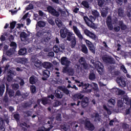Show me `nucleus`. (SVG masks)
I'll return each mask as SVG.
<instances>
[{"mask_svg": "<svg viewBox=\"0 0 131 131\" xmlns=\"http://www.w3.org/2000/svg\"><path fill=\"white\" fill-rule=\"evenodd\" d=\"M10 47H12L13 49H10L7 51L8 50V46L5 45L4 43H0V50H3V53H6L7 56H12V55H15L17 52L15 50L17 48V44L15 42H11L10 44Z\"/></svg>", "mask_w": 131, "mask_h": 131, "instance_id": "obj_1", "label": "nucleus"}, {"mask_svg": "<svg viewBox=\"0 0 131 131\" xmlns=\"http://www.w3.org/2000/svg\"><path fill=\"white\" fill-rule=\"evenodd\" d=\"M37 35L39 37H40V36H42L43 35V38L42 39V42L44 44L46 45L51 38H52V35L49 33V32H46L44 33L43 34L41 33V32H38L37 33Z\"/></svg>", "mask_w": 131, "mask_h": 131, "instance_id": "obj_2", "label": "nucleus"}, {"mask_svg": "<svg viewBox=\"0 0 131 131\" xmlns=\"http://www.w3.org/2000/svg\"><path fill=\"white\" fill-rule=\"evenodd\" d=\"M91 63H92L93 66L97 69L98 73L101 75L104 73V67L102 65V63L99 61H96L95 64V61L94 60L92 59L91 60Z\"/></svg>", "mask_w": 131, "mask_h": 131, "instance_id": "obj_3", "label": "nucleus"}, {"mask_svg": "<svg viewBox=\"0 0 131 131\" xmlns=\"http://www.w3.org/2000/svg\"><path fill=\"white\" fill-rule=\"evenodd\" d=\"M9 68H10V64H6V67H5V72L6 71H7V72L8 73V76L7 77V79L8 80V81H12V75H13V74H14V72L13 71H9L8 70V69H9Z\"/></svg>", "mask_w": 131, "mask_h": 131, "instance_id": "obj_4", "label": "nucleus"}, {"mask_svg": "<svg viewBox=\"0 0 131 131\" xmlns=\"http://www.w3.org/2000/svg\"><path fill=\"white\" fill-rule=\"evenodd\" d=\"M84 32L87 36H89L90 38H92V39H94V40H98L97 35H95L93 33L91 32L88 29L84 30Z\"/></svg>", "mask_w": 131, "mask_h": 131, "instance_id": "obj_5", "label": "nucleus"}, {"mask_svg": "<svg viewBox=\"0 0 131 131\" xmlns=\"http://www.w3.org/2000/svg\"><path fill=\"white\" fill-rule=\"evenodd\" d=\"M15 61L16 62L20 64H24V65H25L26 66H28V64H29V62H28V59L26 58H16L15 59Z\"/></svg>", "mask_w": 131, "mask_h": 131, "instance_id": "obj_6", "label": "nucleus"}, {"mask_svg": "<svg viewBox=\"0 0 131 131\" xmlns=\"http://www.w3.org/2000/svg\"><path fill=\"white\" fill-rule=\"evenodd\" d=\"M85 42L90 51H91V52L93 54H95V53H96V51L95 50V47L94 46L92 42L90 41V40H85Z\"/></svg>", "mask_w": 131, "mask_h": 131, "instance_id": "obj_7", "label": "nucleus"}, {"mask_svg": "<svg viewBox=\"0 0 131 131\" xmlns=\"http://www.w3.org/2000/svg\"><path fill=\"white\" fill-rule=\"evenodd\" d=\"M85 127L86 129L88 130H94L95 129V126L93 124L91 123V122L89 120H86L85 122Z\"/></svg>", "mask_w": 131, "mask_h": 131, "instance_id": "obj_8", "label": "nucleus"}, {"mask_svg": "<svg viewBox=\"0 0 131 131\" xmlns=\"http://www.w3.org/2000/svg\"><path fill=\"white\" fill-rule=\"evenodd\" d=\"M110 92H111V93H113V94H116V95H121V96L125 93L124 91H122L119 90L118 88H113L110 90Z\"/></svg>", "mask_w": 131, "mask_h": 131, "instance_id": "obj_9", "label": "nucleus"}, {"mask_svg": "<svg viewBox=\"0 0 131 131\" xmlns=\"http://www.w3.org/2000/svg\"><path fill=\"white\" fill-rule=\"evenodd\" d=\"M69 32V31L68 29H67V28L63 27V28L61 29L60 31L61 37L62 38H65L66 36H67V34H68Z\"/></svg>", "mask_w": 131, "mask_h": 131, "instance_id": "obj_10", "label": "nucleus"}, {"mask_svg": "<svg viewBox=\"0 0 131 131\" xmlns=\"http://www.w3.org/2000/svg\"><path fill=\"white\" fill-rule=\"evenodd\" d=\"M73 29L74 30V32H75V34L77 35V36H78V37L80 39H83V37L82 36V35H81V33H80V31H79V30H78L77 29V27H76L75 26H73Z\"/></svg>", "mask_w": 131, "mask_h": 131, "instance_id": "obj_11", "label": "nucleus"}, {"mask_svg": "<svg viewBox=\"0 0 131 131\" xmlns=\"http://www.w3.org/2000/svg\"><path fill=\"white\" fill-rule=\"evenodd\" d=\"M47 10L49 13H51V14L53 15V16H55L56 17H58L59 16V12L56 11L53 7L49 6L47 8Z\"/></svg>", "mask_w": 131, "mask_h": 131, "instance_id": "obj_12", "label": "nucleus"}, {"mask_svg": "<svg viewBox=\"0 0 131 131\" xmlns=\"http://www.w3.org/2000/svg\"><path fill=\"white\" fill-rule=\"evenodd\" d=\"M117 83H119L120 86H122L123 88L126 86V83L125 82V81L123 78L121 77H119L117 79Z\"/></svg>", "mask_w": 131, "mask_h": 131, "instance_id": "obj_13", "label": "nucleus"}, {"mask_svg": "<svg viewBox=\"0 0 131 131\" xmlns=\"http://www.w3.org/2000/svg\"><path fill=\"white\" fill-rule=\"evenodd\" d=\"M62 72H63V73H68L69 75H74V71H73V69L68 67L63 68Z\"/></svg>", "mask_w": 131, "mask_h": 131, "instance_id": "obj_14", "label": "nucleus"}, {"mask_svg": "<svg viewBox=\"0 0 131 131\" xmlns=\"http://www.w3.org/2000/svg\"><path fill=\"white\" fill-rule=\"evenodd\" d=\"M75 82L78 83L77 85L79 88L82 86L83 89L84 90H86V89L89 88V86H91L89 83L88 84H83V82H80V81L75 80Z\"/></svg>", "mask_w": 131, "mask_h": 131, "instance_id": "obj_15", "label": "nucleus"}, {"mask_svg": "<svg viewBox=\"0 0 131 131\" xmlns=\"http://www.w3.org/2000/svg\"><path fill=\"white\" fill-rule=\"evenodd\" d=\"M70 61L67 57H62L61 59V63L62 65H64L65 66L68 67L70 65Z\"/></svg>", "mask_w": 131, "mask_h": 131, "instance_id": "obj_16", "label": "nucleus"}, {"mask_svg": "<svg viewBox=\"0 0 131 131\" xmlns=\"http://www.w3.org/2000/svg\"><path fill=\"white\" fill-rule=\"evenodd\" d=\"M106 24L110 30H112L113 29V25L112 24H114L112 21H111V17L108 16L106 19Z\"/></svg>", "mask_w": 131, "mask_h": 131, "instance_id": "obj_17", "label": "nucleus"}, {"mask_svg": "<svg viewBox=\"0 0 131 131\" xmlns=\"http://www.w3.org/2000/svg\"><path fill=\"white\" fill-rule=\"evenodd\" d=\"M74 37H76L74 35V33L72 32H70L69 31L68 33V36L67 37V39L69 41H71V40H74Z\"/></svg>", "mask_w": 131, "mask_h": 131, "instance_id": "obj_18", "label": "nucleus"}, {"mask_svg": "<svg viewBox=\"0 0 131 131\" xmlns=\"http://www.w3.org/2000/svg\"><path fill=\"white\" fill-rule=\"evenodd\" d=\"M79 63H80V64L81 65H82L83 68H84V69H88V68H89V66L88 65V64L86 63V62H85V61L84 60V58H83V57H81L79 60Z\"/></svg>", "mask_w": 131, "mask_h": 131, "instance_id": "obj_19", "label": "nucleus"}, {"mask_svg": "<svg viewBox=\"0 0 131 131\" xmlns=\"http://www.w3.org/2000/svg\"><path fill=\"white\" fill-rule=\"evenodd\" d=\"M123 103H125L126 105H128V106H130V108H131V104H130V99H128V97L127 96L125 95L123 96Z\"/></svg>", "mask_w": 131, "mask_h": 131, "instance_id": "obj_20", "label": "nucleus"}, {"mask_svg": "<svg viewBox=\"0 0 131 131\" xmlns=\"http://www.w3.org/2000/svg\"><path fill=\"white\" fill-rule=\"evenodd\" d=\"M20 36L21 41H26V39L28 37V35L24 32L21 33Z\"/></svg>", "mask_w": 131, "mask_h": 131, "instance_id": "obj_21", "label": "nucleus"}, {"mask_svg": "<svg viewBox=\"0 0 131 131\" xmlns=\"http://www.w3.org/2000/svg\"><path fill=\"white\" fill-rule=\"evenodd\" d=\"M97 1H98V6H99V7H103V6H104V5H106V3H110V0H103V2H104L105 3L103 2L102 0H97Z\"/></svg>", "mask_w": 131, "mask_h": 131, "instance_id": "obj_22", "label": "nucleus"}, {"mask_svg": "<svg viewBox=\"0 0 131 131\" xmlns=\"http://www.w3.org/2000/svg\"><path fill=\"white\" fill-rule=\"evenodd\" d=\"M83 19L86 24L88 25V26H89V27H92V24H91L92 22L91 21L89 17H88L87 16H84Z\"/></svg>", "mask_w": 131, "mask_h": 131, "instance_id": "obj_23", "label": "nucleus"}, {"mask_svg": "<svg viewBox=\"0 0 131 131\" xmlns=\"http://www.w3.org/2000/svg\"><path fill=\"white\" fill-rule=\"evenodd\" d=\"M88 103H89V99L86 97L84 98L81 102L82 106L86 107L88 106Z\"/></svg>", "mask_w": 131, "mask_h": 131, "instance_id": "obj_24", "label": "nucleus"}, {"mask_svg": "<svg viewBox=\"0 0 131 131\" xmlns=\"http://www.w3.org/2000/svg\"><path fill=\"white\" fill-rule=\"evenodd\" d=\"M27 53V50L25 48H22L18 51V54L20 56H24V55H26Z\"/></svg>", "mask_w": 131, "mask_h": 131, "instance_id": "obj_25", "label": "nucleus"}, {"mask_svg": "<svg viewBox=\"0 0 131 131\" xmlns=\"http://www.w3.org/2000/svg\"><path fill=\"white\" fill-rule=\"evenodd\" d=\"M82 98H83V96H82L80 93L75 94L73 96V99L75 101H77V100L79 99H82Z\"/></svg>", "mask_w": 131, "mask_h": 131, "instance_id": "obj_26", "label": "nucleus"}, {"mask_svg": "<svg viewBox=\"0 0 131 131\" xmlns=\"http://www.w3.org/2000/svg\"><path fill=\"white\" fill-rule=\"evenodd\" d=\"M108 10L107 8H103L101 10V16L102 17H106L107 16V14H108Z\"/></svg>", "mask_w": 131, "mask_h": 131, "instance_id": "obj_27", "label": "nucleus"}, {"mask_svg": "<svg viewBox=\"0 0 131 131\" xmlns=\"http://www.w3.org/2000/svg\"><path fill=\"white\" fill-rule=\"evenodd\" d=\"M53 128V126L50 125L48 128H46L45 127H41L38 128L37 131H50V130Z\"/></svg>", "mask_w": 131, "mask_h": 131, "instance_id": "obj_28", "label": "nucleus"}, {"mask_svg": "<svg viewBox=\"0 0 131 131\" xmlns=\"http://www.w3.org/2000/svg\"><path fill=\"white\" fill-rule=\"evenodd\" d=\"M0 131H5V124L2 118H0Z\"/></svg>", "mask_w": 131, "mask_h": 131, "instance_id": "obj_29", "label": "nucleus"}, {"mask_svg": "<svg viewBox=\"0 0 131 131\" xmlns=\"http://www.w3.org/2000/svg\"><path fill=\"white\" fill-rule=\"evenodd\" d=\"M76 46V37H74V40H71L70 47L72 49H74Z\"/></svg>", "mask_w": 131, "mask_h": 131, "instance_id": "obj_30", "label": "nucleus"}, {"mask_svg": "<svg viewBox=\"0 0 131 131\" xmlns=\"http://www.w3.org/2000/svg\"><path fill=\"white\" fill-rule=\"evenodd\" d=\"M108 107H113V106H114V105H115V100L113 99H111L110 100H108Z\"/></svg>", "mask_w": 131, "mask_h": 131, "instance_id": "obj_31", "label": "nucleus"}, {"mask_svg": "<svg viewBox=\"0 0 131 131\" xmlns=\"http://www.w3.org/2000/svg\"><path fill=\"white\" fill-rule=\"evenodd\" d=\"M37 81V78L36 77H35L34 76H32L30 78V82L32 84H34L35 82Z\"/></svg>", "mask_w": 131, "mask_h": 131, "instance_id": "obj_32", "label": "nucleus"}, {"mask_svg": "<svg viewBox=\"0 0 131 131\" xmlns=\"http://www.w3.org/2000/svg\"><path fill=\"white\" fill-rule=\"evenodd\" d=\"M55 96L57 97V98H59L60 99H61V98H62V95L61 94V92L60 91H59L58 90H57L55 91Z\"/></svg>", "mask_w": 131, "mask_h": 131, "instance_id": "obj_33", "label": "nucleus"}, {"mask_svg": "<svg viewBox=\"0 0 131 131\" xmlns=\"http://www.w3.org/2000/svg\"><path fill=\"white\" fill-rule=\"evenodd\" d=\"M37 26L39 27H45L46 26V23L42 21H38L36 25V28H37Z\"/></svg>", "mask_w": 131, "mask_h": 131, "instance_id": "obj_34", "label": "nucleus"}, {"mask_svg": "<svg viewBox=\"0 0 131 131\" xmlns=\"http://www.w3.org/2000/svg\"><path fill=\"white\" fill-rule=\"evenodd\" d=\"M59 90H60V91H62L65 94H67V95H68L69 94V91L66 88L59 86L58 87Z\"/></svg>", "mask_w": 131, "mask_h": 131, "instance_id": "obj_35", "label": "nucleus"}, {"mask_svg": "<svg viewBox=\"0 0 131 131\" xmlns=\"http://www.w3.org/2000/svg\"><path fill=\"white\" fill-rule=\"evenodd\" d=\"M43 75L45 76V77L48 78L50 77V75H51V74L50 73V71L45 70L43 71Z\"/></svg>", "mask_w": 131, "mask_h": 131, "instance_id": "obj_36", "label": "nucleus"}, {"mask_svg": "<svg viewBox=\"0 0 131 131\" xmlns=\"http://www.w3.org/2000/svg\"><path fill=\"white\" fill-rule=\"evenodd\" d=\"M43 66L44 68H51V67L52 66V64L50 62H45L43 63Z\"/></svg>", "mask_w": 131, "mask_h": 131, "instance_id": "obj_37", "label": "nucleus"}, {"mask_svg": "<svg viewBox=\"0 0 131 131\" xmlns=\"http://www.w3.org/2000/svg\"><path fill=\"white\" fill-rule=\"evenodd\" d=\"M55 23L58 27H62L63 25L62 24V21L59 18H56L55 19Z\"/></svg>", "mask_w": 131, "mask_h": 131, "instance_id": "obj_38", "label": "nucleus"}, {"mask_svg": "<svg viewBox=\"0 0 131 131\" xmlns=\"http://www.w3.org/2000/svg\"><path fill=\"white\" fill-rule=\"evenodd\" d=\"M34 65L37 68H40V67H41V62L37 60L35 61Z\"/></svg>", "mask_w": 131, "mask_h": 131, "instance_id": "obj_39", "label": "nucleus"}, {"mask_svg": "<svg viewBox=\"0 0 131 131\" xmlns=\"http://www.w3.org/2000/svg\"><path fill=\"white\" fill-rule=\"evenodd\" d=\"M82 52L84 54H88V48L85 45H82Z\"/></svg>", "mask_w": 131, "mask_h": 131, "instance_id": "obj_40", "label": "nucleus"}, {"mask_svg": "<svg viewBox=\"0 0 131 131\" xmlns=\"http://www.w3.org/2000/svg\"><path fill=\"white\" fill-rule=\"evenodd\" d=\"M5 92V85L2 84L0 86V96H3V94H4Z\"/></svg>", "mask_w": 131, "mask_h": 131, "instance_id": "obj_41", "label": "nucleus"}, {"mask_svg": "<svg viewBox=\"0 0 131 131\" xmlns=\"http://www.w3.org/2000/svg\"><path fill=\"white\" fill-rule=\"evenodd\" d=\"M118 25H119V26H120L121 29H122L123 30H125L126 28V26L123 24V23L122 21L119 22Z\"/></svg>", "mask_w": 131, "mask_h": 131, "instance_id": "obj_42", "label": "nucleus"}, {"mask_svg": "<svg viewBox=\"0 0 131 131\" xmlns=\"http://www.w3.org/2000/svg\"><path fill=\"white\" fill-rule=\"evenodd\" d=\"M82 5L84 7V8H86V9H89L90 8V4H89V3H88L86 1H83L82 2Z\"/></svg>", "mask_w": 131, "mask_h": 131, "instance_id": "obj_43", "label": "nucleus"}, {"mask_svg": "<svg viewBox=\"0 0 131 131\" xmlns=\"http://www.w3.org/2000/svg\"><path fill=\"white\" fill-rule=\"evenodd\" d=\"M53 51L55 53H59V52H62V51L57 46H55L53 47Z\"/></svg>", "mask_w": 131, "mask_h": 131, "instance_id": "obj_44", "label": "nucleus"}, {"mask_svg": "<svg viewBox=\"0 0 131 131\" xmlns=\"http://www.w3.org/2000/svg\"><path fill=\"white\" fill-rule=\"evenodd\" d=\"M89 79L91 80H94V79H96V75L93 73H90L89 75Z\"/></svg>", "mask_w": 131, "mask_h": 131, "instance_id": "obj_45", "label": "nucleus"}, {"mask_svg": "<svg viewBox=\"0 0 131 131\" xmlns=\"http://www.w3.org/2000/svg\"><path fill=\"white\" fill-rule=\"evenodd\" d=\"M92 117L95 119V120L100 121V117L99 116V115H98V114H94L92 115Z\"/></svg>", "mask_w": 131, "mask_h": 131, "instance_id": "obj_46", "label": "nucleus"}, {"mask_svg": "<svg viewBox=\"0 0 131 131\" xmlns=\"http://www.w3.org/2000/svg\"><path fill=\"white\" fill-rule=\"evenodd\" d=\"M102 60L106 63H108L110 61V58H108V56H107V55H106L105 56H103L102 57Z\"/></svg>", "mask_w": 131, "mask_h": 131, "instance_id": "obj_47", "label": "nucleus"}, {"mask_svg": "<svg viewBox=\"0 0 131 131\" xmlns=\"http://www.w3.org/2000/svg\"><path fill=\"white\" fill-rule=\"evenodd\" d=\"M41 103H42V104H43V105H46V104H48V103H49V102L47 98H44L42 99Z\"/></svg>", "mask_w": 131, "mask_h": 131, "instance_id": "obj_48", "label": "nucleus"}, {"mask_svg": "<svg viewBox=\"0 0 131 131\" xmlns=\"http://www.w3.org/2000/svg\"><path fill=\"white\" fill-rule=\"evenodd\" d=\"M92 14L93 16H95V17H98L99 15H100L99 12H98L97 10H92Z\"/></svg>", "mask_w": 131, "mask_h": 131, "instance_id": "obj_49", "label": "nucleus"}, {"mask_svg": "<svg viewBox=\"0 0 131 131\" xmlns=\"http://www.w3.org/2000/svg\"><path fill=\"white\" fill-rule=\"evenodd\" d=\"M48 22L51 25H55V22H54V20L53 19V17H50L48 19Z\"/></svg>", "mask_w": 131, "mask_h": 131, "instance_id": "obj_50", "label": "nucleus"}, {"mask_svg": "<svg viewBox=\"0 0 131 131\" xmlns=\"http://www.w3.org/2000/svg\"><path fill=\"white\" fill-rule=\"evenodd\" d=\"M89 20L91 22V27L93 26V24H94L93 23L96 20V18L94 17L93 16H90Z\"/></svg>", "mask_w": 131, "mask_h": 131, "instance_id": "obj_51", "label": "nucleus"}, {"mask_svg": "<svg viewBox=\"0 0 131 131\" xmlns=\"http://www.w3.org/2000/svg\"><path fill=\"white\" fill-rule=\"evenodd\" d=\"M91 86H92L93 89L94 90H98V84H97L96 83H92Z\"/></svg>", "mask_w": 131, "mask_h": 131, "instance_id": "obj_52", "label": "nucleus"}, {"mask_svg": "<svg viewBox=\"0 0 131 131\" xmlns=\"http://www.w3.org/2000/svg\"><path fill=\"white\" fill-rule=\"evenodd\" d=\"M31 92L33 93V94H34L36 92V88L35 86H31Z\"/></svg>", "mask_w": 131, "mask_h": 131, "instance_id": "obj_53", "label": "nucleus"}, {"mask_svg": "<svg viewBox=\"0 0 131 131\" xmlns=\"http://www.w3.org/2000/svg\"><path fill=\"white\" fill-rule=\"evenodd\" d=\"M5 36H7V34H4L3 35H1V37L0 38V40H1V41H5L6 39V37Z\"/></svg>", "mask_w": 131, "mask_h": 131, "instance_id": "obj_54", "label": "nucleus"}, {"mask_svg": "<svg viewBox=\"0 0 131 131\" xmlns=\"http://www.w3.org/2000/svg\"><path fill=\"white\" fill-rule=\"evenodd\" d=\"M103 108L104 109V110H105V111H106V112H107V114H108V115H111L112 113L111 111L107 108V106H106V105H103Z\"/></svg>", "mask_w": 131, "mask_h": 131, "instance_id": "obj_55", "label": "nucleus"}, {"mask_svg": "<svg viewBox=\"0 0 131 131\" xmlns=\"http://www.w3.org/2000/svg\"><path fill=\"white\" fill-rule=\"evenodd\" d=\"M118 15L120 17H123V12H122V9H119L118 11Z\"/></svg>", "mask_w": 131, "mask_h": 131, "instance_id": "obj_56", "label": "nucleus"}, {"mask_svg": "<svg viewBox=\"0 0 131 131\" xmlns=\"http://www.w3.org/2000/svg\"><path fill=\"white\" fill-rule=\"evenodd\" d=\"M61 105V102L60 101H56L54 103V107H58V106H60Z\"/></svg>", "mask_w": 131, "mask_h": 131, "instance_id": "obj_57", "label": "nucleus"}, {"mask_svg": "<svg viewBox=\"0 0 131 131\" xmlns=\"http://www.w3.org/2000/svg\"><path fill=\"white\" fill-rule=\"evenodd\" d=\"M121 69L123 71V72H124V73H127V71L126 70V69L125 68V67H124V66L122 65L121 66Z\"/></svg>", "mask_w": 131, "mask_h": 131, "instance_id": "obj_58", "label": "nucleus"}, {"mask_svg": "<svg viewBox=\"0 0 131 131\" xmlns=\"http://www.w3.org/2000/svg\"><path fill=\"white\" fill-rule=\"evenodd\" d=\"M15 25H16V22L13 21L10 24L11 29H14L15 28Z\"/></svg>", "mask_w": 131, "mask_h": 131, "instance_id": "obj_59", "label": "nucleus"}, {"mask_svg": "<svg viewBox=\"0 0 131 131\" xmlns=\"http://www.w3.org/2000/svg\"><path fill=\"white\" fill-rule=\"evenodd\" d=\"M123 105V102H122V100H118V105L119 107H122V105Z\"/></svg>", "mask_w": 131, "mask_h": 131, "instance_id": "obj_60", "label": "nucleus"}, {"mask_svg": "<svg viewBox=\"0 0 131 131\" xmlns=\"http://www.w3.org/2000/svg\"><path fill=\"white\" fill-rule=\"evenodd\" d=\"M12 88L14 90H17V89H19V85L17 84H14L12 85Z\"/></svg>", "mask_w": 131, "mask_h": 131, "instance_id": "obj_61", "label": "nucleus"}, {"mask_svg": "<svg viewBox=\"0 0 131 131\" xmlns=\"http://www.w3.org/2000/svg\"><path fill=\"white\" fill-rule=\"evenodd\" d=\"M120 30V27H119V26L114 27L115 31H119Z\"/></svg>", "mask_w": 131, "mask_h": 131, "instance_id": "obj_62", "label": "nucleus"}, {"mask_svg": "<svg viewBox=\"0 0 131 131\" xmlns=\"http://www.w3.org/2000/svg\"><path fill=\"white\" fill-rule=\"evenodd\" d=\"M116 2L120 6H121V5H122V4L123 3V2H122V0H116Z\"/></svg>", "mask_w": 131, "mask_h": 131, "instance_id": "obj_63", "label": "nucleus"}, {"mask_svg": "<svg viewBox=\"0 0 131 131\" xmlns=\"http://www.w3.org/2000/svg\"><path fill=\"white\" fill-rule=\"evenodd\" d=\"M14 117L15 119L18 120V119H19V115L16 114L14 115Z\"/></svg>", "mask_w": 131, "mask_h": 131, "instance_id": "obj_64", "label": "nucleus"}]
</instances>
